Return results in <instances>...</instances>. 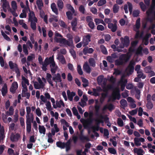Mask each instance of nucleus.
<instances>
[{
    "mask_svg": "<svg viewBox=\"0 0 155 155\" xmlns=\"http://www.w3.org/2000/svg\"><path fill=\"white\" fill-rule=\"evenodd\" d=\"M88 62L90 66L92 67H94L95 66V62L94 59L93 58H90L89 59Z\"/></svg>",
    "mask_w": 155,
    "mask_h": 155,
    "instance_id": "nucleus-26",
    "label": "nucleus"
},
{
    "mask_svg": "<svg viewBox=\"0 0 155 155\" xmlns=\"http://www.w3.org/2000/svg\"><path fill=\"white\" fill-rule=\"evenodd\" d=\"M22 12L19 15V17L20 18H25L26 17L27 15L26 14V11L25 9H23L22 11Z\"/></svg>",
    "mask_w": 155,
    "mask_h": 155,
    "instance_id": "nucleus-50",
    "label": "nucleus"
},
{
    "mask_svg": "<svg viewBox=\"0 0 155 155\" xmlns=\"http://www.w3.org/2000/svg\"><path fill=\"white\" fill-rule=\"evenodd\" d=\"M37 80L39 83V85L42 88H44L45 86V84L43 83L41 78L40 77H38L37 79Z\"/></svg>",
    "mask_w": 155,
    "mask_h": 155,
    "instance_id": "nucleus-49",
    "label": "nucleus"
},
{
    "mask_svg": "<svg viewBox=\"0 0 155 155\" xmlns=\"http://www.w3.org/2000/svg\"><path fill=\"white\" fill-rule=\"evenodd\" d=\"M151 70V67L149 66L146 67L144 69V71L145 73H148Z\"/></svg>",
    "mask_w": 155,
    "mask_h": 155,
    "instance_id": "nucleus-64",
    "label": "nucleus"
},
{
    "mask_svg": "<svg viewBox=\"0 0 155 155\" xmlns=\"http://www.w3.org/2000/svg\"><path fill=\"white\" fill-rule=\"evenodd\" d=\"M57 146L61 149H64L65 148H66V145L65 142H62L61 141H58L56 143Z\"/></svg>",
    "mask_w": 155,
    "mask_h": 155,
    "instance_id": "nucleus-19",
    "label": "nucleus"
},
{
    "mask_svg": "<svg viewBox=\"0 0 155 155\" xmlns=\"http://www.w3.org/2000/svg\"><path fill=\"white\" fill-rule=\"evenodd\" d=\"M104 76L103 75H100L97 78V83L99 85H100L102 82Z\"/></svg>",
    "mask_w": 155,
    "mask_h": 155,
    "instance_id": "nucleus-41",
    "label": "nucleus"
},
{
    "mask_svg": "<svg viewBox=\"0 0 155 155\" xmlns=\"http://www.w3.org/2000/svg\"><path fill=\"white\" fill-rule=\"evenodd\" d=\"M139 5L142 11L143 12L145 11L147 9V7L144 4L143 2H140L139 3Z\"/></svg>",
    "mask_w": 155,
    "mask_h": 155,
    "instance_id": "nucleus-40",
    "label": "nucleus"
},
{
    "mask_svg": "<svg viewBox=\"0 0 155 155\" xmlns=\"http://www.w3.org/2000/svg\"><path fill=\"white\" fill-rule=\"evenodd\" d=\"M115 64L117 66L121 65L124 64V61L120 60L119 58L115 61Z\"/></svg>",
    "mask_w": 155,
    "mask_h": 155,
    "instance_id": "nucleus-39",
    "label": "nucleus"
},
{
    "mask_svg": "<svg viewBox=\"0 0 155 155\" xmlns=\"http://www.w3.org/2000/svg\"><path fill=\"white\" fill-rule=\"evenodd\" d=\"M14 109L12 106H11L9 108V111H7L6 112V114L8 115L12 116L14 113Z\"/></svg>",
    "mask_w": 155,
    "mask_h": 155,
    "instance_id": "nucleus-32",
    "label": "nucleus"
},
{
    "mask_svg": "<svg viewBox=\"0 0 155 155\" xmlns=\"http://www.w3.org/2000/svg\"><path fill=\"white\" fill-rule=\"evenodd\" d=\"M120 7L117 4H115L113 6L112 10L114 13L115 14L117 13L119 10Z\"/></svg>",
    "mask_w": 155,
    "mask_h": 155,
    "instance_id": "nucleus-24",
    "label": "nucleus"
},
{
    "mask_svg": "<svg viewBox=\"0 0 155 155\" xmlns=\"http://www.w3.org/2000/svg\"><path fill=\"white\" fill-rule=\"evenodd\" d=\"M140 18H139L136 21L135 24V28L136 29L138 30L140 28Z\"/></svg>",
    "mask_w": 155,
    "mask_h": 155,
    "instance_id": "nucleus-35",
    "label": "nucleus"
},
{
    "mask_svg": "<svg viewBox=\"0 0 155 155\" xmlns=\"http://www.w3.org/2000/svg\"><path fill=\"white\" fill-rule=\"evenodd\" d=\"M67 93L68 100L70 101H72L73 97L75 95L76 93L73 91L71 92L69 90H68L67 91Z\"/></svg>",
    "mask_w": 155,
    "mask_h": 155,
    "instance_id": "nucleus-11",
    "label": "nucleus"
},
{
    "mask_svg": "<svg viewBox=\"0 0 155 155\" xmlns=\"http://www.w3.org/2000/svg\"><path fill=\"white\" fill-rule=\"evenodd\" d=\"M23 51L25 54L27 55L28 54V51L27 47L26 45L23 44Z\"/></svg>",
    "mask_w": 155,
    "mask_h": 155,
    "instance_id": "nucleus-57",
    "label": "nucleus"
},
{
    "mask_svg": "<svg viewBox=\"0 0 155 155\" xmlns=\"http://www.w3.org/2000/svg\"><path fill=\"white\" fill-rule=\"evenodd\" d=\"M127 4H125L124 6V9L126 13H128V12L127 9V6L128 7V9L130 14L132 13L133 11V5L131 3L128 2H127Z\"/></svg>",
    "mask_w": 155,
    "mask_h": 155,
    "instance_id": "nucleus-5",
    "label": "nucleus"
},
{
    "mask_svg": "<svg viewBox=\"0 0 155 155\" xmlns=\"http://www.w3.org/2000/svg\"><path fill=\"white\" fill-rule=\"evenodd\" d=\"M36 4L38 9L40 10H41L42 7L43 6V4L42 0H37L36 1Z\"/></svg>",
    "mask_w": 155,
    "mask_h": 155,
    "instance_id": "nucleus-23",
    "label": "nucleus"
},
{
    "mask_svg": "<svg viewBox=\"0 0 155 155\" xmlns=\"http://www.w3.org/2000/svg\"><path fill=\"white\" fill-rule=\"evenodd\" d=\"M77 155H86V153L84 151L82 152V150H78L76 151Z\"/></svg>",
    "mask_w": 155,
    "mask_h": 155,
    "instance_id": "nucleus-58",
    "label": "nucleus"
},
{
    "mask_svg": "<svg viewBox=\"0 0 155 155\" xmlns=\"http://www.w3.org/2000/svg\"><path fill=\"white\" fill-rule=\"evenodd\" d=\"M38 129L39 132L40 134H45L46 129L43 126L39 125Z\"/></svg>",
    "mask_w": 155,
    "mask_h": 155,
    "instance_id": "nucleus-27",
    "label": "nucleus"
},
{
    "mask_svg": "<svg viewBox=\"0 0 155 155\" xmlns=\"http://www.w3.org/2000/svg\"><path fill=\"white\" fill-rule=\"evenodd\" d=\"M92 122V118H90L87 119L84 121V124H86V126L87 127H88L91 124Z\"/></svg>",
    "mask_w": 155,
    "mask_h": 155,
    "instance_id": "nucleus-37",
    "label": "nucleus"
},
{
    "mask_svg": "<svg viewBox=\"0 0 155 155\" xmlns=\"http://www.w3.org/2000/svg\"><path fill=\"white\" fill-rule=\"evenodd\" d=\"M1 33L2 35L5 39L8 41H11L10 38L5 33L3 30L1 31Z\"/></svg>",
    "mask_w": 155,
    "mask_h": 155,
    "instance_id": "nucleus-42",
    "label": "nucleus"
},
{
    "mask_svg": "<svg viewBox=\"0 0 155 155\" xmlns=\"http://www.w3.org/2000/svg\"><path fill=\"white\" fill-rule=\"evenodd\" d=\"M135 64V61L133 60H131L129 64L125 69V72L128 75L131 74L134 72V66Z\"/></svg>",
    "mask_w": 155,
    "mask_h": 155,
    "instance_id": "nucleus-2",
    "label": "nucleus"
},
{
    "mask_svg": "<svg viewBox=\"0 0 155 155\" xmlns=\"http://www.w3.org/2000/svg\"><path fill=\"white\" fill-rule=\"evenodd\" d=\"M51 8L52 11L57 15L58 14V9L57 8L55 4L53 3L51 5Z\"/></svg>",
    "mask_w": 155,
    "mask_h": 155,
    "instance_id": "nucleus-21",
    "label": "nucleus"
},
{
    "mask_svg": "<svg viewBox=\"0 0 155 155\" xmlns=\"http://www.w3.org/2000/svg\"><path fill=\"white\" fill-rule=\"evenodd\" d=\"M134 143L136 146H139L141 145V143L140 142L138 138L135 137L134 139Z\"/></svg>",
    "mask_w": 155,
    "mask_h": 155,
    "instance_id": "nucleus-60",
    "label": "nucleus"
},
{
    "mask_svg": "<svg viewBox=\"0 0 155 155\" xmlns=\"http://www.w3.org/2000/svg\"><path fill=\"white\" fill-rule=\"evenodd\" d=\"M77 24V19L76 18H74L71 22V26H76Z\"/></svg>",
    "mask_w": 155,
    "mask_h": 155,
    "instance_id": "nucleus-62",
    "label": "nucleus"
},
{
    "mask_svg": "<svg viewBox=\"0 0 155 155\" xmlns=\"http://www.w3.org/2000/svg\"><path fill=\"white\" fill-rule=\"evenodd\" d=\"M11 5L13 10H16L17 9V3L15 1H12V2Z\"/></svg>",
    "mask_w": 155,
    "mask_h": 155,
    "instance_id": "nucleus-48",
    "label": "nucleus"
},
{
    "mask_svg": "<svg viewBox=\"0 0 155 155\" xmlns=\"http://www.w3.org/2000/svg\"><path fill=\"white\" fill-rule=\"evenodd\" d=\"M143 50V48L141 46H140L137 49L136 53L137 54L140 55L142 56L143 54L142 51Z\"/></svg>",
    "mask_w": 155,
    "mask_h": 155,
    "instance_id": "nucleus-31",
    "label": "nucleus"
},
{
    "mask_svg": "<svg viewBox=\"0 0 155 155\" xmlns=\"http://www.w3.org/2000/svg\"><path fill=\"white\" fill-rule=\"evenodd\" d=\"M94 21L95 22L96 25H97L98 24L100 23H101L104 26L106 25L105 23L102 20L98 18H95L94 19Z\"/></svg>",
    "mask_w": 155,
    "mask_h": 155,
    "instance_id": "nucleus-36",
    "label": "nucleus"
},
{
    "mask_svg": "<svg viewBox=\"0 0 155 155\" xmlns=\"http://www.w3.org/2000/svg\"><path fill=\"white\" fill-rule=\"evenodd\" d=\"M120 96L119 90L118 89H117L115 91L113 92L112 97L114 100H115L116 99L119 100L120 99Z\"/></svg>",
    "mask_w": 155,
    "mask_h": 155,
    "instance_id": "nucleus-7",
    "label": "nucleus"
},
{
    "mask_svg": "<svg viewBox=\"0 0 155 155\" xmlns=\"http://www.w3.org/2000/svg\"><path fill=\"white\" fill-rule=\"evenodd\" d=\"M91 128L93 130V132H94L99 130L100 127L98 125H96L91 127Z\"/></svg>",
    "mask_w": 155,
    "mask_h": 155,
    "instance_id": "nucleus-52",
    "label": "nucleus"
},
{
    "mask_svg": "<svg viewBox=\"0 0 155 155\" xmlns=\"http://www.w3.org/2000/svg\"><path fill=\"white\" fill-rule=\"evenodd\" d=\"M94 51V50L92 48H88L86 47H85L83 50V53L84 55H86L87 54H91Z\"/></svg>",
    "mask_w": 155,
    "mask_h": 155,
    "instance_id": "nucleus-13",
    "label": "nucleus"
},
{
    "mask_svg": "<svg viewBox=\"0 0 155 155\" xmlns=\"http://www.w3.org/2000/svg\"><path fill=\"white\" fill-rule=\"evenodd\" d=\"M26 130L28 133H29L31 131V123H26Z\"/></svg>",
    "mask_w": 155,
    "mask_h": 155,
    "instance_id": "nucleus-45",
    "label": "nucleus"
},
{
    "mask_svg": "<svg viewBox=\"0 0 155 155\" xmlns=\"http://www.w3.org/2000/svg\"><path fill=\"white\" fill-rule=\"evenodd\" d=\"M77 71L78 73L80 75H82L83 74V72L82 71L81 67L80 65H78L77 67Z\"/></svg>",
    "mask_w": 155,
    "mask_h": 155,
    "instance_id": "nucleus-51",
    "label": "nucleus"
},
{
    "mask_svg": "<svg viewBox=\"0 0 155 155\" xmlns=\"http://www.w3.org/2000/svg\"><path fill=\"white\" fill-rule=\"evenodd\" d=\"M67 37L69 38L68 40H67L65 38H60L59 39V42L64 45H67L68 46L71 47L74 45L73 37L70 34H68Z\"/></svg>",
    "mask_w": 155,
    "mask_h": 155,
    "instance_id": "nucleus-1",
    "label": "nucleus"
},
{
    "mask_svg": "<svg viewBox=\"0 0 155 155\" xmlns=\"http://www.w3.org/2000/svg\"><path fill=\"white\" fill-rule=\"evenodd\" d=\"M8 92L7 86L6 84H5L2 88L1 92L2 95L3 96H5Z\"/></svg>",
    "mask_w": 155,
    "mask_h": 155,
    "instance_id": "nucleus-20",
    "label": "nucleus"
},
{
    "mask_svg": "<svg viewBox=\"0 0 155 155\" xmlns=\"http://www.w3.org/2000/svg\"><path fill=\"white\" fill-rule=\"evenodd\" d=\"M66 15L68 19L71 20L72 19L73 15L71 12H66Z\"/></svg>",
    "mask_w": 155,
    "mask_h": 155,
    "instance_id": "nucleus-54",
    "label": "nucleus"
},
{
    "mask_svg": "<svg viewBox=\"0 0 155 155\" xmlns=\"http://www.w3.org/2000/svg\"><path fill=\"white\" fill-rule=\"evenodd\" d=\"M15 72L17 74L16 76L17 78L20 77L21 74L19 69L18 67L17 64H15Z\"/></svg>",
    "mask_w": 155,
    "mask_h": 155,
    "instance_id": "nucleus-28",
    "label": "nucleus"
},
{
    "mask_svg": "<svg viewBox=\"0 0 155 155\" xmlns=\"http://www.w3.org/2000/svg\"><path fill=\"white\" fill-rule=\"evenodd\" d=\"M100 48L101 51L104 54H107L108 52L105 47L103 45H102L100 46Z\"/></svg>",
    "mask_w": 155,
    "mask_h": 155,
    "instance_id": "nucleus-34",
    "label": "nucleus"
},
{
    "mask_svg": "<svg viewBox=\"0 0 155 155\" xmlns=\"http://www.w3.org/2000/svg\"><path fill=\"white\" fill-rule=\"evenodd\" d=\"M46 102V108L48 110L51 111L52 110L51 103L49 101H48Z\"/></svg>",
    "mask_w": 155,
    "mask_h": 155,
    "instance_id": "nucleus-61",
    "label": "nucleus"
},
{
    "mask_svg": "<svg viewBox=\"0 0 155 155\" xmlns=\"http://www.w3.org/2000/svg\"><path fill=\"white\" fill-rule=\"evenodd\" d=\"M31 28L34 30L36 29V24L35 22L31 21Z\"/></svg>",
    "mask_w": 155,
    "mask_h": 155,
    "instance_id": "nucleus-63",
    "label": "nucleus"
},
{
    "mask_svg": "<svg viewBox=\"0 0 155 155\" xmlns=\"http://www.w3.org/2000/svg\"><path fill=\"white\" fill-rule=\"evenodd\" d=\"M91 36L89 34H88L86 35L85 38L83 39V47H85L87 45H88L89 42L91 41Z\"/></svg>",
    "mask_w": 155,
    "mask_h": 155,
    "instance_id": "nucleus-9",
    "label": "nucleus"
},
{
    "mask_svg": "<svg viewBox=\"0 0 155 155\" xmlns=\"http://www.w3.org/2000/svg\"><path fill=\"white\" fill-rule=\"evenodd\" d=\"M114 108V106L112 104H110L107 106V105L105 106L103 108L104 110L108 109L110 111L112 110Z\"/></svg>",
    "mask_w": 155,
    "mask_h": 155,
    "instance_id": "nucleus-33",
    "label": "nucleus"
},
{
    "mask_svg": "<svg viewBox=\"0 0 155 155\" xmlns=\"http://www.w3.org/2000/svg\"><path fill=\"white\" fill-rule=\"evenodd\" d=\"M130 57L128 55L125 54H123L120 55L119 57V59L123 61H124L127 62L129 59Z\"/></svg>",
    "mask_w": 155,
    "mask_h": 155,
    "instance_id": "nucleus-16",
    "label": "nucleus"
},
{
    "mask_svg": "<svg viewBox=\"0 0 155 155\" xmlns=\"http://www.w3.org/2000/svg\"><path fill=\"white\" fill-rule=\"evenodd\" d=\"M155 9V0H152L150 7L146 11V14L148 16L153 14L154 10Z\"/></svg>",
    "mask_w": 155,
    "mask_h": 155,
    "instance_id": "nucleus-3",
    "label": "nucleus"
},
{
    "mask_svg": "<svg viewBox=\"0 0 155 155\" xmlns=\"http://www.w3.org/2000/svg\"><path fill=\"white\" fill-rule=\"evenodd\" d=\"M121 41H123L124 40V44L125 46L126 47H127L130 44V40L129 37L128 36H125L124 39L123 38H120Z\"/></svg>",
    "mask_w": 155,
    "mask_h": 155,
    "instance_id": "nucleus-14",
    "label": "nucleus"
},
{
    "mask_svg": "<svg viewBox=\"0 0 155 155\" xmlns=\"http://www.w3.org/2000/svg\"><path fill=\"white\" fill-rule=\"evenodd\" d=\"M65 143L66 145V151L68 152L71 149V141L70 140H69Z\"/></svg>",
    "mask_w": 155,
    "mask_h": 155,
    "instance_id": "nucleus-25",
    "label": "nucleus"
},
{
    "mask_svg": "<svg viewBox=\"0 0 155 155\" xmlns=\"http://www.w3.org/2000/svg\"><path fill=\"white\" fill-rule=\"evenodd\" d=\"M80 140L82 141L84 140H86L87 141H90V139L89 138L86 136H85L83 134H81L79 137Z\"/></svg>",
    "mask_w": 155,
    "mask_h": 155,
    "instance_id": "nucleus-44",
    "label": "nucleus"
},
{
    "mask_svg": "<svg viewBox=\"0 0 155 155\" xmlns=\"http://www.w3.org/2000/svg\"><path fill=\"white\" fill-rule=\"evenodd\" d=\"M114 24L112 23H108L107 27L109 29H110L112 32H115L117 29V21L114 20Z\"/></svg>",
    "mask_w": 155,
    "mask_h": 155,
    "instance_id": "nucleus-6",
    "label": "nucleus"
},
{
    "mask_svg": "<svg viewBox=\"0 0 155 155\" xmlns=\"http://www.w3.org/2000/svg\"><path fill=\"white\" fill-rule=\"evenodd\" d=\"M52 77V76L51 74L48 73H47L46 77V79L49 84H50L52 87H53L54 84L52 83V82L51 81Z\"/></svg>",
    "mask_w": 155,
    "mask_h": 155,
    "instance_id": "nucleus-15",
    "label": "nucleus"
},
{
    "mask_svg": "<svg viewBox=\"0 0 155 155\" xmlns=\"http://www.w3.org/2000/svg\"><path fill=\"white\" fill-rule=\"evenodd\" d=\"M66 7L68 9L71 11L73 13L75 12V10L73 7L70 4H67L66 5Z\"/></svg>",
    "mask_w": 155,
    "mask_h": 155,
    "instance_id": "nucleus-46",
    "label": "nucleus"
},
{
    "mask_svg": "<svg viewBox=\"0 0 155 155\" xmlns=\"http://www.w3.org/2000/svg\"><path fill=\"white\" fill-rule=\"evenodd\" d=\"M134 153H137V155H143L142 154L143 150L141 149L134 148Z\"/></svg>",
    "mask_w": 155,
    "mask_h": 155,
    "instance_id": "nucleus-22",
    "label": "nucleus"
},
{
    "mask_svg": "<svg viewBox=\"0 0 155 155\" xmlns=\"http://www.w3.org/2000/svg\"><path fill=\"white\" fill-rule=\"evenodd\" d=\"M29 11H30V10ZM33 20L35 22H37L38 21V19L35 16L34 12L30 11V13H29L28 21L31 22L33 21Z\"/></svg>",
    "mask_w": 155,
    "mask_h": 155,
    "instance_id": "nucleus-8",
    "label": "nucleus"
},
{
    "mask_svg": "<svg viewBox=\"0 0 155 155\" xmlns=\"http://www.w3.org/2000/svg\"><path fill=\"white\" fill-rule=\"evenodd\" d=\"M106 2V0H100L97 3V6H100L105 4Z\"/></svg>",
    "mask_w": 155,
    "mask_h": 155,
    "instance_id": "nucleus-59",
    "label": "nucleus"
},
{
    "mask_svg": "<svg viewBox=\"0 0 155 155\" xmlns=\"http://www.w3.org/2000/svg\"><path fill=\"white\" fill-rule=\"evenodd\" d=\"M20 137V135L18 133H17L15 134H12L10 137V139L12 142H16L18 141Z\"/></svg>",
    "mask_w": 155,
    "mask_h": 155,
    "instance_id": "nucleus-12",
    "label": "nucleus"
},
{
    "mask_svg": "<svg viewBox=\"0 0 155 155\" xmlns=\"http://www.w3.org/2000/svg\"><path fill=\"white\" fill-rule=\"evenodd\" d=\"M151 95L148 94L147 96L146 100L147 103L146 104V107L149 110L152 109L153 107V105L151 101Z\"/></svg>",
    "mask_w": 155,
    "mask_h": 155,
    "instance_id": "nucleus-4",
    "label": "nucleus"
},
{
    "mask_svg": "<svg viewBox=\"0 0 155 155\" xmlns=\"http://www.w3.org/2000/svg\"><path fill=\"white\" fill-rule=\"evenodd\" d=\"M49 64V63L47 61V59L45 58L43 64H41L42 65L41 68L43 71H46L47 70V67Z\"/></svg>",
    "mask_w": 155,
    "mask_h": 155,
    "instance_id": "nucleus-18",
    "label": "nucleus"
},
{
    "mask_svg": "<svg viewBox=\"0 0 155 155\" xmlns=\"http://www.w3.org/2000/svg\"><path fill=\"white\" fill-rule=\"evenodd\" d=\"M79 10L80 12L83 14H84L85 8L84 6L83 5H81L79 6Z\"/></svg>",
    "mask_w": 155,
    "mask_h": 155,
    "instance_id": "nucleus-55",
    "label": "nucleus"
},
{
    "mask_svg": "<svg viewBox=\"0 0 155 155\" xmlns=\"http://www.w3.org/2000/svg\"><path fill=\"white\" fill-rule=\"evenodd\" d=\"M59 23L60 26L61 27L64 28H67V26L63 21L61 20L59 21Z\"/></svg>",
    "mask_w": 155,
    "mask_h": 155,
    "instance_id": "nucleus-56",
    "label": "nucleus"
},
{
    "mask_svg": "<svg viewBox=\"0 0 155 155\" xmlns=\"http://www.w3.org/2000/svg\"><path fill=\"white\" fill-rule=\"evenodd\" d=\"M127 82V79L124 78V76H122L121 77L120 80V84H123L124 85H126Z\"/></svg>",
    "mask_w": 155,
    "mask_h": 155,
    "instance_id": "nucleus-30",
    "label": "nucleus"
},
{
    "mask_svg": "<svg viewBox=\"0 0 155 155\" xmlns=\"http://www.w3.org/2000/svg\"><path fill=\"white\" fill-rule=\"evenodd\" d=\"M140 12L139 10H134L133 12V16L134 17H138L140 14Z\"/></svg>",
    "mask_w": 155,
    "mask_h": 155,
    "instance_id": "nucleus-53",
    "label": "nucleus"
},
{
    "mask_svg": "<svg viewBox=\"0 0 155 155\" xmlns=\"http://www.w3.org/2000/svg\"><path fill=\"white\" fill-rule=\"evenodd\" d=\"M83 69L84 71L87 73H90L91 71V68L87 63H85L83 65Z\"/></svg>",
    "mask_w": 155,
    "mask_h": 155,
    "instance_id": "nucleus-17",
    "label": "nucleus"
},
{
    "mask_svg": "<svg viewBox=\"0 0 155 155\" xmlns=\"http://www.w3.org/2000/svg\"><path fill=\"white\" fill-rule=\"evenodd\" d=\"M117 123L118 125L120 127H123L124 125V122L120 118H118L117 120Z\"/></svg>",
    "mask_w": 155,
    "mask_h": 155,
    "instance_id": "nucleus-47",
    "label": "nucleus"
},
{
    "mask_svg": "<svg viewBox=\"0 0 155 155\" xmlns=\"http://www.w3.org/2000/svg\"><path fill=\"white\" fill-rule=\"evenodd\" d=\"M108 150L111 154H116L117 153L116 150L113 147H109L108 148Z\"/></svg>",
    "mask_w": 155,
    "mask_h": 155,
    "instance_id": "nucleus-43",
    "label": "nucleus"
},
{
    "mask_svg": "<svg viewBox=\"0 0 155 155\" xmlns=\"http://www.w3.org/2000/svg\"><path fill=\"white\" fill-rule=\"evenodd\" d=\"M52 77V80L54 81L57 84L58 82H61L62 81V79L61 78L60 74L58 73L54 75Z\"/></svg>",
    "mask_w": 155,
    "mask_h": 155,
    "instance_id": "nucleus-10",
    "label": "nucleus"
},
{
    "mask_svg": "<svg viewBox=\"0 0 155 155\" xmlns=\"http://www.w3.org/2000/svg\"><path fill=\"white\" fill-rule=\"evenodd\" d=\"M120 103L123 107H125L127 106V101L125 99H121L120 101Z\"/></svg>",
    "mask_w": 155,
    "mask_h": 155,
    "instance_id": "nucleus-38",
    "label": "nucleus"
},
{
    "mask_svg": "<svg viewBox=\"0 0 155 155\" xmlns=\"http://www.w3.org/2000/svg\"><path fill=\"white\" fill-rule=\"evenodd\" d=\"M57 5L59 10L62 9L64 7V4L61 0H58L57 2Z\"/></svg>",
    "mask_w": 155,
    "mask_h": 155,
    "instance_id": "nucleus-29",
    "label": "nucleus"
}]
</instances>
